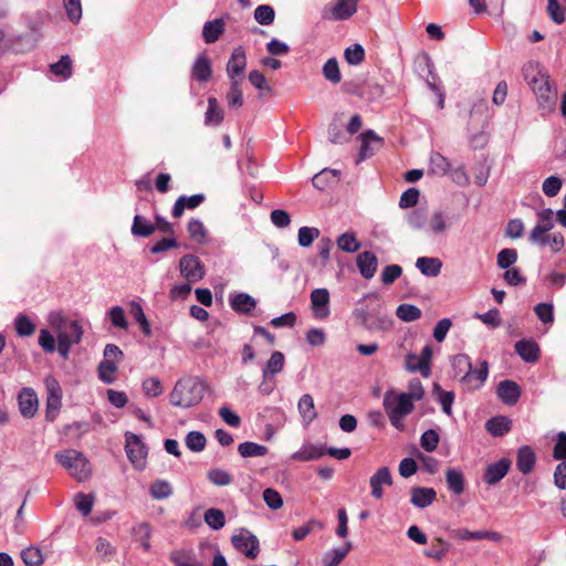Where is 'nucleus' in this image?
<instances>
[{
	"label": "nucleus",
	"instance_id": "nucleus-10",
	"mask_svg": "<svg viewBox=\"0 0 566 566\" xmlns=\"http://www.w3.org/2000/svg\"><path fill=\"white\" fill-rule=\"evenodd\" d=\"M413 401L410 395L406 392L395 394L389 390L384 396V408L387 413H398V416H408L413 410Z\"/></svg>",
	"mask_w": 566,
	"mask_h": 566
},
{
	"label": "nucleus",
	"instance_id": "nucleus-13",
	"mask_svg": "<svg viewBox=\"0 0 566 566\" xmlns=\"http://www.w3.org/2000/svg\"><path fill=\"white\" fill-rule=\"evenodd\" d=\"M489 377V363L479 360L476 367L470 365V369L461 381L468 389L478 390L483 387Z\"/></svg>",
	"mask_w": 566,
	"mask_h": 566
},
{
	"label": "nucleus",
	"instance_id": "nucleus-62",
	"mask_svg": "<svg viewBox=\"0 0 566 566\" xmlns=\"http://www.w3.org/2000/svg\"><path fill=\"white\" fill-rule=\"evenodd\" d=\"M116 370L117 366L112 359H104L98 366L99 379L105 384H112Z\"/></svg>",
	"mask_w": 566,
	"mask_h": 566
},
{
	"label": "nucleus",
	"instance_id": "nucleus-43",
	"mask_svg": "<svg viewBox=\"0 0 566 566\" xmlns=\"http://www.w3.org/2000/svg\"><path fill=\"white\" fill-rule=\"evenodd\" d=\"M407 222L415 230H427L429 222L428 212L424 208H417L407 217Z\"/></svg>",
	"mask_w": 566,
	"mask_h": 566
},
{
	"label": "nucleus",
	"instance_id": "nucleus-12",
	"mask_svg": "<svg viewBox=\"0 0 566 566\" xmlns=\"http://www.w3.org/2000/svg\"><path fill=\"white\" fill-rule=\"evenodd\" d=\"M555 224V212L551 208L542 209L537 212V223L530 233V241L545 242L544 235L554 228Z\"/></svg>",
	"mask_w": 566,
	"mask_h": 566
},
{
	"label": "nucleus",
	"instance_id": "nucleus-23",
	"mask_svg": "<svg viewBox=\"0 0 566 566\" xmlns=\"http://www.w3.org/2000/svg\"><path fill=\"white\" fill-rule=\"evenodd\" d=\"M326 454V447L323 444H312V443H305L302 446L300 450L294 452L291 455V459L294 461H313L321 459L323 455Z\"/></svg>",
	"mask_w": 566,
	"mask_h": 566
},
{
	"label": "nucleus",
	"instance_id": "nucleus-31",
	"mask_svg": "<svg viewBox=\"0 0 566 566\" xmlns=\"http://www.w3.org/2000/svg\"><path fill=\"white\" fill-rule=\"evenodd\" d=\"M169 559L175 566H203L191 549H175L170 553Z\"/></svg>",
	"mask_w": 566,
	"mask_h": 566
},
{
	"label": "nucleus",
	"instance_id": "nucleus-32",
	"mask_svg": "<svg viewBox=\"0 0 566 566\" xmlns=\"http://www.w3.org/2000/svg\"><path fill=\"white\" fill-rule=\"evenodd\" d=\"M416 268L421 272V274L428 277H436L441 272L442 262L439 258L420 256L416 261Z\"/></svg>",
	"mask_w": 566,
	"mask_h": 566
},
{
	"label": "nucleus",
	"instance_id": "nucleus-57",
	"mask_svg": "<svg viewBox=\"0 0 566 566\" xmlns=\"http://www.w3.org/2000/svg\"><path fill=\"white\" fill-rule=\"evenodd\" d=\"M254 19L261 25H270L275 19V11L269 4L258 6L254 10Z\"/></svg>",
	"mask_w": 566,
	"mask_h": 566
},
{
	"label": "nucleus",
	"instance_id": "nucleus-28",
	"mask_svg": "<svg viewBox=\"0 0 566 566\" xmlns=\"http://www.w3.org/2000/svg\"><path fill=\"white\" fill-rule=\"evenodd\" d=\"M212 75V66L209 57L200 54L195 60L191 67V76L201 83L208 82Z\"/></svg>",
	"mask_w": 566,
	"mask_h": 566
},
{
	"label": "nucleus",
	"instance_id": "nucleus-53",
	"mask_svg": "<svg viewBox=\"0 0 566 566\" xmlns=\"http://www.w3.org/2000/svg\"><path fill=\"white\" fill-rule=\"evenodd\" d=\"M322 72L324 77L333 84H338L342 80L338 62L335 57L325 62Z\"/></svg>",
	"mask_w": 566,
	"mask_h": 566
},
{
	"label": "nucleus",
	"instance_id": "nucleus-50",
	"mask_svg": "<svg viewBox=\"0 0 566 566\" xmlns=\"http://www.w3.org/2000/svg\"><path fill=\"white\" fill-rule=\"evenodd\" d=\"M433 392L438 395L437 399L441 405L442 411L448 416H452V405L454 401V392L442 390L438 384L434 385Z\"/></svg>",
	"mask_w": 566,
	"mask_h": 566
},
{
	"label": "nucleus",
	"instance_id": "nucleus-18",
	"mask_svg": "<svg viewBox=\"0 0 566 566\" xmlns=\"http://www.w3.org/2000/svg\"><path fill=\"white\" fill-rule=\"evenodd\" d=\"M18 403L21 415L24 418H32L38 411L39 400L35 391L31 388H23L19 394Z\"/></svg>",
	"mask_w": 566,
	"mask_h": 566
},
{
	"label": "nucleus",
	"instance_id": "nucleus-5",
	"mask_svg": "<svg viewBox=\"0 0 566 566\" xmlns=\"http://www.w3.org/2000/svg\"><path fill=\"white\" fill-rule=\"evenodd\" d=\"M83 327L78 321H70L65 328L56 335L59 355L67 359L71 347L78 344L83 337Z\"/></svg>",
	"mask_w": 566,
	"mask_h": 566
},
{
	"label": "nucleus",
	"instance_id": "nucleus-51",
	"mask_svg": "<svg viewBox=\"0 0 566 566\" xmlns=\"http://www.w3.org/2000/svg\"><path fill=\"white\" fill-rule=\"evenodd\" d=\"M187 230L190 235V238L198 242V243H205L207 241V230L199 219H191L189 220L187 224Z\"/></svg>",
	"mask_w": 566,
	"mask_h": 566
},
{
	"label": "nucleus",
	"instance_id": "nucleus-49",
	"mask_svg": "<svg viewBox=\"0 0 566 566\" xmlns=\"http://www.w3.org/2000/svg\"><path fill=\"white\" fill-rule=\"evenodd\" d=\"M396 315L402 322H413L421 317V311L416 305L403 303L397 307Z\"/></svg>",
	"mask_w": 566,
	"mask_h": 566
},
{
	"label": "nucleus",
	"instance_id": "nucleus-34",
	"mask_svg": "<svg viewBox=\"0 0 566 566\" xmlns=\"http://www.w3.org/2000/svg\"><path fill=\"white\" fill-rule=\"evenodd\" d=\"M285 365V356L282 352L275 350L271 354V357L266 361L262 369V378H274L280 374Z\"/></svg>",
	"mask_w": 566,
	"mask_h": 566
},
{
	"label": "nucleus",
	"instance_id": "nucleus-26",
	"mask_svg": "<svg viewBox=\"0 0 566 566\" xmlns=\"http://www.w3.org/2000/svg\"><path fill=\"white\" fill-rule=\"evenodd\" d=\"M206 197L202 193H196L192 196H180L174 203L171 214L174 218H180L186 209H195L199 207Z\"/></svg>",
	"mask_w": 566,
	"mask_h": 566
},
{
	"label": "nucleus",
	"instance_id": "nucleus-61",
	"mask_svg": "<svg viewBox=\"0 0 566 566\" xmlns=\"http://www.w3.org/2000/svg\"><path fill=\"white\" fill-rule=\"evenodd\" d=\"M344 56L348 64L358 65L365 59V50L360 44L355 43L345 50Z\"/></svg>",
	"mask_w": 566,
	"mask_h": 566
},
{
	"label": "nucleus",
	"instance_id": "nucleus-14",
	"mask_svg": "<svg viewBox=\"0 0 566 566\" xmlns=\"http://www.w3.org/2000/svg\"><path fill=\"white\" fill-rule=\"evenodd\" d=\"M432 357V348L426 345L420 355L409 354L406 358V367L410 371H419L422 376L430 375V361Z\"/></svg>",
	"mask_w": 566,
	"mask_h": 566
},
{
	"label": "nucleus",
	"instance_id": "nucleus-58",
	"mask_svg": "<svg viewBox=\"0 0 566 566\" xmlns=\"http://www.w3.org/2000/svg\"><path fill=\"white\" fill-rule=\"evenodd\" d=\"M319 230L314 227H302L298 229L297 242L302 248L310 247L319 237Z\"/></svg>",
	"mask_w": 566,
	"mask_h": 566
},
{
	"label": "nucleus",
	"instance_id": "nucleus-39",
	"mask_svg": "<svg viewBox=\"0 0 566 566\" xmlns=\"http://www.w3.org/2000/svg\"><path fill=\"white\" fill-rule=\"evenodd\" d=\"M298 412L305 423H311L317 417L314 399L310 394H304L297 403Z\"/></svg>",
	"mask_w": 566,
	"mask_h": 566
},
{
	"label": "nucleus",
	"instance_id": "nucleus-42",
	"mask_svg": "<svg viewBox=\"0 0 566 566\" xmlns=\"http://www.w3.org/2000/svg\"><path fill=\"white\" fill-rule=\"evenodd\" d=\"M13 325L17 335L20 337H29L35 332L34 322L23 313L15 316Z\"/></svg>",
	"mask_w": 566,
	"mask_h": 566
},
{
	"label": "nucleus",
	"instance_id": "nucleus-64",
	"mask_svg": "<svg viewBox=\"0 0 566 566\" xmlns=\"http://www.w3.org/2000/svg\"><path fill=\"white\" fill-rule=\"evenodd\" d=\"M21 558L27 566H40L43 563L41 551L33 546L23 549Z\"/></svg>",
	"mask_w": 566,
	"mask_h": 566
},
{
	"label": "nucleus",
	"instance_id": "nucleus-56",
	"mask_svg": "<svg viewBox=\"0 0 566 566\" xmlns=\"http://www.w3.org/2000/svg\"><path fill=\"white\" fill-rule=\"evenodd\" d=\"M205 522L209 527H211L214 531H218L224 526L226 517L221 510L208 509L205 512Z\"/></svg>",
	"mask_w": 566,
	"mask_h": 566
},
{
	"label": "nucleus",
	"instance_id": "nucleus-8",
	"mask_svg": "<svg viewBox=\"0 0 566 566\" xmlns=\"http://www.w3.org/2000/svg\"><path fill=\"white\" fill-rule=\"evenodd\" d=\"M178 266L181 277L189 283H197L206 275L203 263L195 254L181 256Z\"/></svg>",
	"mask_w": 566,
	"mask_h": 566
},
{
	"label": "nucleus",
	"instance_id": "nucleus-1",
	"mask_svg": "<svg viewBox=\"0 0 566 566\" xmlns=\"http://www.w3.org/2000/svg\"><path fill=\"white\" fill-rule=\"evenodd\" d=\"M207 389L208 385L201 377L184 376L176 381L169 394V402L182 409L196 407L202 401Z\"/></svg>",
	"mask_w": 566,
	"mask_h": 566
},
{
	"label": "nucleus",
	"instance_id": "nucleus-33",
	"mask_svg": "<svg viewBox=\"0 0 566 566\" xmlns=\"http://www.w3.org/2000/svg\"><path fill=\"white\" fill-rule=\"evenodd\" d=\"M224 30L226 25L223 19L220 18L207 21L202 28V38L205 43L212 44L217 42Z\"/></svg>",
	"mask_w": 566,
	"mask_h": 566
},
{
	"label": "nucleus",
	"instance_id": "nucleus-40",
	"mask_svg": "<svg viewBox=\"0 0 566 566\" xmlns=\"http://www.w3.org/2000/svg\"><path fill=\"white\" fill-rule=\"evenodd\" d=\"M338 180V171L325 168L312 178L313 186L318 190H325Z\"/></svg>",
	"mask_w": 566,
	"mask_h": 566
},
{
	"label": "nucleus",
	"instance_id": "nucleus-24",
	"mask_svg": "<svg viewBox=\"0 0 566 566\" xmlns=\"http://www.w3.org/2000/svg\"><path fill=\"white\" fill-rule=\"evenodd\" d=\"M356 262L363 277L367 280L374 277L378 266V259L373 252L364 251L359 253Z\"/></svg>",
	"mask_w": 566,
	"mask_h": 566
},
{
	"label": "nucleus",
	"instance_id": "nucleus-63",
	"mask_svg": "<svg viewBox=\"0 0 566 566\" xmlns=\"http://www.w3.org/2000/svg\"><path fill=\"white\" fill-rule=\"evenodd\" d=\"M439 440V433L433 429H429L421 434L420 444L424 451L432 452L437 449Z\"/></svg>",
	"mask_w": 566,
	"mask_h": 566
},
{
	"label": "nucleus",
	"instance_id": "nucleus-46",
	"mask_svg": "<svg viewBox=\"0 0 566 566\" xmlns=\"http://www.w3.org/2000/svg\"><path fill=\"white\" fill-rule=\"evenodd\" d=\"M471 359L467 354H458L451 358V367L454 373V377L463 380V376L470 369Z\"/></svg>",
	"mask_w": 566,
	"mask_h": 566
},
{
	"label": "nucleus",
	"instance_id": "nucleus-48",
	"mask_svg": "<svg viewBox=\"0 0 566 566\" xmlns=\"http://www.w3.org/2000/svg\"><path fill=\"white\" fill-rule=\"evenodd\" d=\"M337 247L339 250L354 253L360 249V242L357 240L354 232H345L337 239Z\"/></svg>",
	"mask_w": 566,
	"mask_h": 566
},
{
	"label": "nucleus",
	"instance_id": "nucleus-17",
	"mask_svg": "<svg viewBox=\"0 0 566 566\" xmlns=\"http://www.w3.org/2000/svg\"><path fill=\"white\" fill-rule=\"evenodd\" d=\"M512 462L509 458H501L497 462L485 468L483 480L489 485L500 482L510 471Z\"/></svg>",
	"mask_w": 566,
	"mask_h": 566
},
{
	"label": "nucleus",
	"instance_id": "nucleus-4",
	"mask_svg": "<svg viewBox=\"0 0 566 566\" xmlns=\"http://www.w3.org/2000/svg\"><path fill=\"white\" fill-rule=\"evenodd\" d=\"M428 172L440 177L450 175L459 185L468 181V177L463 168L458 167L452 169L450 160L438 151L431 153L430 155Z\"/></svg>",
	"mask_w": 566,
	"mask_h": 566
},
{
	"label": "nucleus",
	"instance_id": "nucleus-20",
	"mask_svg": "<svg viewBox=\"0 0 566 566\" xmlns=\"http://www.w3.org/2000/svg\"><path fill=\"white\" fill-rule=\"evenodd\" d=\"M369 483L371 488V496L375 499H381L384 495L382 486L392 484L390 470L387 467L379 468L371 475Z\"/></svg>",
	"mask_w": 566,
	"mask_h": 566
},
{
	"label": "nucleus",
	"instance_id": "nucleus-52",
	"mask_svg": "<svg viewBox=\"0 0 566 566\" xmlns=\"http://www.w3.org/2000/svg\"><path fill=\"white\" fill-rule=\"evenodd\" d=\"M208 480L217 486H226L232 483V475L220 468L210 469L207 473Z\"/></svg>",
	"mask_w": 566,
	"mask_h": 566
},
{
	"label": "nucleus",
	"instance_id": "nucleus-7",
	"mask_svg": "<svg viewBox=\"0 0 566 566\" xmlns=\"http://www.w3.org/2000/svg\"><path fill=\"white\" fill-rule=\"evenodd\" d=\"M359 0H336L322 9V19L327 21H344L357 12Z\"/></svg>",
	"mask_w": 566,
	"mask_h": 566
},
{
	"label": "nucleus",
	"instance_id": "nucleus-19",
	"mask_svg": "<svg viewBox=\"0 0 566 566\" xmlns=\"http://www.w3.org/2000/svg\"><path fill=\"white\" fill-rule=\"evenodd\" d=\"M360 140L359 160L371 157L382 145V139L371 129L364 132Z\"/></svg>",
	"mask_w": 566,
	"mask_h": 566
},
{
	"label": "nucleus",
	"instance_id": "nucleus-35",
	"mask_svg": "<svg viewBox=\"0 0 566 566\" xmlns=\"http://www.w3.org/2000/svg\"><path fill=\"white\" fill-rule=\"evenodd\" d=\"M224 118V112L220 106L218 99L213 96L208 98V107L205 113V125L219 126Z\"/></svg>",
	"mask_w": 566,
	"mask_h": 566
},
{
	"label": "nucleus",
	"instance_id": "nucleus-9",
	"mask_svg": "<svg viewBox=\"0 0 566 566\" xmlns=\"http://www.w3.org/2000/svg\"><path fill=\"white\" fill-rule=\"evenodd\" d=\"M354 315L369 331H384L390 326V319L387 315H382L376 308L357 307Z\"/></svg>",
	"mask_w": 566,
	"mask_h": 566
},
{
	"label": "nucleus",
	"instance_id": "nucleus-44",
	"mask_svg": "<svg viewBox=\"0 0 566 566\" xmlns=\"http://www.w3.org/2000/svg\"><path fill=\"white\" fill-rule=\"evenodd\" d=\"M238 452L242 458L264 457L268 448L256 442L245 441L239 444Z\"/></svg>",
	"mask_w": 566,
	"mask_h": 566
},
{
	"label": "nucleus",
	"instance_id": "nucleus-11",
	"mask_svg": "<svg viewBox=\"0 0 566 566\" xmlns=\"http://www.w3.org/2000/svg\"><path fill=\"white\" fill-rule=\"evenodd\" d=\"M231 542L238 552L251 559H254L260 552L258 537L245 528H241L237 534L232 535Z\"/></svg>",
	"mask_w": 566,
	"mask_h": 566
},
{
	"label": "nucleus",
	"instance_id": "nucleus-45",
	"mask_svg": "<svg viewBox=\"0 0 566 566\" xmlns=\"http://www.w3.org/2000/svg\"><path fill=\"white\" fill-rule=\"evenodd\" d=\"M51 72L67 80L72 76V60L69 55H62L61 59L50 65Z\"/></svg>",
	"mask_w": 566,
	"mask_h": 566
},
{
	"label": "nucleus",
	"instance_id": "nucleus-47",
	"mask_svg": "<svg viewBox=\"0 0 566 566\" xmlns=\"http://www.w3.org/2000/svg\"><path fill=\"white\" fill-rule=\"evenodd\" d=\"M149 494L155 500H165L172 494V486L166 480H156L149 488Z\"/></svg>",
	"mask_w": 566,
	"mask_h": 566
},
{
	"label": "nucleus",
	"instance_id": "nucleus-16",
	"mask_svg": "<svg viewBox=\"0 0 566 566\" xmlns=\"http://www.w3.org/2000/svg\"><path fill=\"white\" fill-rule=\"evenodd\" d=\"M311 308L317 318H326L329 315V292L327 289H315L311 293Z\"/></svg>",
	"mask_w": 566,
	"mask_h": 566
},
{
	"label": "nucleus",
	"instance_id": "nucleus-25",
	"mask_svg": "<svg viewBox=\"0 0 566 566\" xmlns=\"http://www.w3.org/2000/svg\"><path fill=\"white\" fill-rule=\"evenodd\" d=\"M410 502L419 509L428 507L433 503L437 492L432 488L415 486L410 491Z\"/></svg>",
	"mask_w": 566,
	"mask_h": 566
},
{
	"label": "nucleus",
	"instance_id": "nucleus-29",
	"mask_svg": "<svg viewBox=\"0 0 566 566\" xmlns=\"http://www.w3.org/2000/svg\"><path fill=\"white\" fill-rule=\"evenodd\" d=\"M352 548V543L345 542L342 546L328 549L322 557L323 566H339V564L348 555Z\"/></svg>",
	"mask_w": 566,
	"mask_h": 566
},
{
	"label": "nucleus",
	"instance_id": "nucleus-21",
	"mask_svg": "<svg viewBox=\"0 0 566 566\" xmlns=\"http://www.w3.org/2000/svg\"><path fill=\"white\" fill-rule=\"evenodd\" d=\"M451 227V220L448 212L437 209L433 210L428 222L427 231L431 234H443Z\"/></svg>",
	"mask_w": 566,
	"mask_h": 566
},
{
	"label": "nucleus",
	"instance_id": "nucleus-55",
	"mask_svg": "<svg viewBox=\"0 0 566 566\" xmlns=\"http://www.w3.org/2000/svg\"><path fill=\"white\" fill-rule=\"evenodd\" d=\"M185 443L192 452H201L206 448V437L200 431H190L186 438Z\"/></svg>",
	"mask_w": 566,
	"mask_h": 566
},
{
	"label": "nucleus",
	"instance_id": "nucleus-38",
	"mask_svg": "<svg viewBox=\"0 0 566 566\" xmlns=\"http://www.w3.org/2000/svg\"><path fill=\"white\" fill-rule=\"evenodd\" d=\"M446 481L448 489L455 495H460L464 491V475L461 470L449 468L446 471Z\"/></svg>",
	"mask_w": 566,
	"mask_h": 566
},
{
	"label": "nucleus",
	"instance_id": "nucleus-37",
	"mask_svg": "<svg viewBox=\"0 0 566 566\" xmlns=\"http://www.w3.org/2000/svg\"><path fill=\"white\" fill-rule=\"evenodd\" d=\"M512 421L504 416H497L489 419L485 428L493 437H502L511 430Z\"/></svg>",
	"mask_w": 566,
	"mask_h": 566
},
{
	"label": "nucleus",
	"instance_id": "nucleus-22",
	"mask_svg": "<svg viewBox=\"0 0 566 566\" xmlns=\"http://www.w3.org/2000/svg\"><path fill=\"white\" fill-rule=\"evenodd\" d=\"M515 352L525 363L537 361L541 354L538 344L532 338L518 340L515 344Z\"/></svg>",
	"mask_w": 566,
	"mask_h": 566
},
{
	"label": "nucleus",
	"instance_id": "nucleus-60",
	"mask_svg": "<svg viewBox=\"0 0 566 566\" xmlns=\"http://www.w3.org/2000/svg\"><path fill=\"white\" fill-rule=\"evenodd\" d=\"M241 81H230V90L227 93V102L230 107H241L243 105V95L240 90Z\"/></svg>",
	"mask_w": 566,
	"mask_h": 566
},
{
	"label": "nucleus",
	"instance_id": "nucleus-59",
	"mask_svg": "<svg viewBox=\"0 0 566 566\" xmlns=\"http://www.w3.org/2000/svg\"><path fill=\"white\" fill-rule=\"evenodd\" d=\"M517 251L515 249H502L496 256V263L500 269H510L517 261Z\"/></svg>",
	"mask_w": 566,
	"mask_h": 566
},
{
	"label": "nucleus",
	"instance_id": "nucleus-27",
	"mask_svg": "<svg viewBox=\"0 0 566 566\" xmlns=\"http://www.w3.org/2000/svg\"><path fill=\"white\" fill-rule=\"evenodd\" d=\"M499 398L506 405H514L521 397L520 386L513 380H502L496 389Z\"/></svg>",
	"mask_w": 566,
	"mask_h": 566
},
{
	"label": "nucleus",
	"instance_id": "nucleus-36",
	"mask_svg": "<svg viewBox=\"0 0 566 566\" xmlns=\"http://www.w3.org/2000/svg\"><path fill=\"white\" fill-rule=\"evenodd\" d=\"M536 457L533 449L528 446L521 447L517 451V469L523 474H528L533 471L535 465Z\"/></svg>",
	"mask_w": 566,
	"mask_h": 566
},
{
	"label": "nucleus",
	"instance_id": "nucleus-54",
	"mask_svg": "<svg viewBox=\"0 0 566 566\" xmlns=\"http://www.w3.org/2000/svg\"><path fill=\"white\" fill-rule=\"evenodd\" d=\"M504 1L505 0H469V3L473 8L474 12L480 14L488 8L493 11L501 12L504 7Z\"/></svg>",
	"mask_w": 566,
	"mask_h": 566
},
{
	"label": "nucleus",
	"instance_id": "nucleus-30",
	"mask_svg": "<svg viewBox=\"0 0 566 566\" xmlns=\"http://www.w3.org/2000/svg\"><path fill=\"white\" fill-rule=\"evenodd\" d=\"M229 303L231 308L239 314H249L256 306V301L247 293L231 294Z\"/></svg>",
	"mask_w": 566,
	"mask_h": 566
},
{
	"label": "nucleus",
	"instance_id": "nucleus-6",
	"mask_svg": "<svg viewBox=\"0 0 566 566\" xmlns=\"http://www.w3.org/2000/svg\"><path fill=\"white\" fill-rule=\"evenodd\" d=\"M125 451L132 464L143 470L146 464L148 449L138 434L130 431L125 432Z\"/></svg>",
	"mask_w": 566,
	"mask_h": 566
},
{
	"label": "nucleus",
	"instance_id": "nucleus-41",
	"mask_svg": "<svg viewBox=\"0 0 566 566\" xmlns=\"http://www.w3.org/2000/svg\"><path fill=\"white\" fill-rule=\"evenodd\" d=\"M156 230L155 224L148 221L146 218L136 214L132 224V234L138 238H147L151 235Z\"/></svg>",
	"mask_w": 566,
	"mask_h": 566
},
{
	"label": "nucleus",
	"instance_id": "nucleus-15",
	"mask_svg": "<svg viewBox=\"0 0 566 566\" xmlns=\"http://www.w3.org/2000/svg\"><path fill=\"white\" fill-rule=\"evenodd\" d=\"M247 67V54L242 46H238L227 63V74L230 81H242L244 70Z\"/></svg>",
	"mask_w": 566,
	"mask_h": 566
},
{
	"label": "nucleus",
	"instance_id": "nucleus-3",
	"mask_svg": "<svg viewBox=\"0 0 566 566\" xmlns=\"http://www.w3.org/2000/svg\"><path fill=\"white\" fill-rule=\"evenodd\" d=\"M56 462L76 481L83 482L90 479L92 468L86 455L75 449H66L54 454Z\"/></svg>",
	"mask_w": 566,
	"mask_h": 566
},
{
	"label": "nucleus",
	"instance_id": "nucleus-2",
	"mask_svg": "<svg viewBox=\"0 0 566 566\" xmlns=\"http://www.w3.org/2000/svg\"><path fill=\"white\" fill-rule=\"evenodd\" d=\"M523 74L536 96L538 106L545 112H551L555 107L557 97L547 73L538 64L528 63L523 67Z\"/></svg>",
	"mask_w": 566,
	"mask_h": 566
}]
</instances>
